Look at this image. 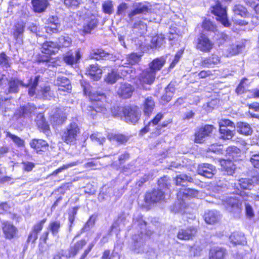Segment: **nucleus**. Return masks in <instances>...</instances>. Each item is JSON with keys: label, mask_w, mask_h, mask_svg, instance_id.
I'll list each match as a JSON object with an SVG mask.
<instances>
[{"label": "nucleus", "mask_w": 259, "mask_h": 259, "mask_svg": "<svg viewBox=\"0 0 259 259\" xmlns=\"http://www.w3.org/2000/svg\"><path fill=\"white\" fill-rule=\"evenodd\" d=\"M72 40L68 36H61L58 38L57 43L59 49L61 47H68L70 46Z\"/></svg>", "instance_id": "nucleus-51"}, {"label": "nucleus", "mask_w": 259, "mask_h": 259, "mask_svg": "<svg viewBox=\"0 0 259 259\" xmlns=\"http://www.w3.org/2000/svg\"><path fill=\"white\" fill-rule=\"evenodd\" d=\"M187 207V202L182 201H178L175 203L171 208V211L175 213H183L184 210Z\"/></svg>", "instance_id": "nucleus-45"}, {"label": "nucleus", "mask_w": 259, "mask_h": 259, "mask_svg": "<svg viewBox=\"0 0 259 259\" xmlns=\"http://www.w3.org/2000/svg\"><path fill=\"white\" fill-rule=\"evenodd\" d=\"M176 185L185 186L187 182H192L193 179L186 174H181L175 178Z\"/></svg>", "instance_id": "nucleus-43"}, {"label": "nucleus", "mask_w": 259, "mask_h": 259, "mask_svg": "<svg viewBox=\"0 0 259 259\" xmlns=\"http://www.w3.org/2000/svg\"><path fill=\"white\" fill-rule=\"evenodd\" d=\"M235 15L240 16L242 17H247L248 16V13L246 9L241 5H235L233 9Z\"/></svg>", "instance_id": "nucleus-48"}, {"label": "nucleus", "mask_w": 259, "mask_h": 259, "mask_svg": "<svg viewBox=\"0 0 259 259\" xmlns=\"http://www.w3.org/2000/svg\"><path fill=\"white\" fill-rule=\"evenodd\" d=\"M219 125L220 128H223V127H225V128H228V126H230L232 128L235 127V124L234 123L231 121V120L227 119H222L219 122Z\"/></svg>", "instance_id": "nucleus-62"}, {"label": "nucleus", "mask_w": 259, "mask_h": 259, "mask_svg": "<svg viewBox=\"0 0 259 259\" xmlns=\"http://www.w3.org/2000/svg\"><path fill=\"white\" fill-rule=\"evenodd\" d=\"M156 74L149 68L142 71L140 76V81L142 83L152 84L155 78Z\"/></svg>", "instance_id": "nucleus-17"}, {"label": "nucleus", "mask_w": 259, "mask_h": 259, "mask_svg": "<svg viewBox=\"0 0 259 259\" xmlns=\"http://www.w3.org/2000/svg\"><path fill=\"white\" fill-rule=\"evenodd\" d=\"M35 122L38 127L44 132L46 133L49 130V125L46 121L44 115L42 113H39L36 116Z\"/></svg>", "instance_id": "nucleus-38"}, {"label": "nucleus", "mask_w": 259, "mask_h": 259, "mask_svg": "<svg viewBox=\"0 0 259 259\" xmlns=\"http://www.w3.org/2000/svg\"><path fill=\"white\" fill-rule=\"evenodd\" d=\"M71 257L69 253H66V251L61 250L54 255L53 259H68Z\"/></svg>", "instance_id": "nucleus-64"}, {"label": "nucleus", "mask_w": 259, "mask_h": 259, "mask_svg": "<svg viewBox=\"0 0 259 259\" xmlns=\"http://www.w3.org/2000/svg\"><path fill=\"white\" fill-rule=\"evenodd\" d=\"M79 133L78 125L75 123H71L62 135L63 140L67 144H71L76 140L77 135Z\"/></svg>", "instance_id": "nucleus-5"}, {"label": "nucleus", "mask_w": 259, "mask_h": 259, "mask_svg": "<svg viewBox=\"0 0 259 259\" xmlns=\"http://www.w3.org/2000/svg\"><path fill=\"white\" fill-rule=\"evenodd\" d=\"M150 10L149 7L145 4L139 3L136 5L133 10L128 14L129 18L128 23H132L134 19V17L139 14H145Z\"/></svg>", "instance_id": "nucleus-11"}, {"label": "nucleus", "mask_w": 259, "mask_h": 259, "mask_svg": "<svg viewBox=\"0 0 259 259\" xmlns=\"http://www.w3.org/2000/svg\"><path fill=\"white\" fill-rule=\"evenodd\" d=\"M25 27V23L23 21H20L16 23L14 26L13 36L17 42L22 40Z\"/></svg>", "instance_id": "nucleus-19"}, {"label": "nucleus", "mask_w": 259, "mask_h": 259, "mask_svg": "<svg viewBox=\"0 0 259 259\" xmlns=\"http://www.w3.org/2000/svg\"><path fill=\"white\" fill-rule=\"evenodd\" d=\"M107 111V108L103 105L100 104V103H97L94 106H89L87 109V113L93 118L95 117L97 113L101 112L105 114Z\"/></svg>", "instance_id": "nucleus-21"}, {"label": "nucleus", "mask_w": 259, "mask_h": 259, "mask_svg": "<svg viewBox=\"0 0 259 259\" xmlns=\"http://www.w3.org/2000/svg\"><path fill=\"white\" fill-rule=\"evenodd\" d=\"M220 58L214 54L202 59L200 65L203 67L211 68L220 63Z\"/></svg>", "instance_id": "nucleus-20"}, {"label": "nucleus", "mask_w": 259, "mask_h": 259, "mask_svg": "<svg viewBox=\"0 0 259 259\" xmlns=\"http://www.w3.org/2000/svg\"><path fill=\"white\" fill-rule=\"evenodd\" d=\"M251 153L250 161L255 167L259 168V153Z\"/></svg>", "instance_id": "nucleus-63"}, {"label": "nucleus", "mask_w": 259, "mask_h": 259, "mask_svg": "<svg viewBox=\"0 0 259 259\" xmlns=\"http://www.w3.org/2000/svg\"><path fill=\"white\" fill-rule=\"evenodd\" d=\"M119 78V75L114 71L109 73L105 78V80L108 83L113 84L115 83Z\"/></svg>", "instance_id": "nucleus-55"}, {"label": "nucleus", "mask_w": 259, "mask_h": 259, "mask_svg": "<svg viewBox=\"0 0 259 259\" xmlns=\"http://www.w3.org/2000/svg\"><path fill=\"white\" fill-rule=\"evenodd\" d=\"M155 107V102L151 97L145 99L143 103V112L145 115L149 116Z\"/></svg>", "instance_id": "nucleus-34"}, {"label": "nucleus", "mask_w": 259, "mask_h": 259, "mask_svg": "<svg viewBox=\"0 0 259 259\" xmlns=\"http://www.w3.org/2000/svg\"><path fill=\"white\" fill-rule=\"evenodd\" d=\"M220 133L221 138L224 140H230L234 136L235 132L234 130H231L229 128H220Z\"/></svg>", "instance_id": "nucleus-47"}, {"label": "nucleus", "mask_w": 259, "mask_h": 259, "mask_svg": "<svg viewBox=\"0 0 259 259\" xmlns=\"http://www.w3.org/2000/svg\"><path fill=\"white\" fill-rule=\"evenodd\" d=\"M197 171L198 174L207 178H212L217 170L215 166L209 163H201L199 164Z\"/></svg>", "instance_id": "nucleus-7"}, {"label": "nucleus", "mask_w": 259, "mask_h": 259, "mask_svg": "<svg viewBox=\"0 0 259 259\" xmlns=\"http://www.w3.org/2000/svg\"><path fill=\"white\" fill-rule=\"evenodd\" d=\"M82 3V0H64L65 6L74 8H78Z\"/></svg>", "instance_id": "nucleus-58"}, {"label": "nucleus", "mask_w": 259, "mask_h": 259, "mask_svg": "<svg viewBox=\"0 0 259 259\" xmlns=\"http://www.w3.org/2000/svg\"><path fill=\"white\" fill-rule=\"evenodd\" d=\"M89 96L91 100L93 101H99L106 98V96L104 93H99L98 92H91Z\"/></svg>", "instance_id": "nucleus-57"}, {"label": "nucleus", "mask_w": 259, "mask_h": 259, "mask_svg": "<svg viewBox=\"0 0 259 259\" xmlns=\"http://www.w3.org/2000/svg\"><path fill=\"white\" fill-rule=\"evenodd\" d=\"M61 227L60 221L51 222L48 226V230L50 231L54 236H56L59 232Z\"/></svg>", "instance_id": "nucleus-50"}, {"label": "nucleus", "mask_w": 259, "mask_h": 259, "mask_svg": "<svg viewBox=\"0 0 259 259\" xmlns=\"http://www.w3.org/2000/svg\"><path fill=\"white\" fill-rule=\"evenodd\" d=\"M164 42V37L162 34L157 35L152 37L151 40V49H157L161 47Z\"/></svg>", "instance_id": "nucleus-42"}, {"label": "nucleus", "mask_w": 259, "mask_h": 259, "mask_svg": "<svg viewBox=\"0 0 259 259\" xmlns=\"http://www.w3.org/2000/svg\"><path fill=\"white\" fill-rule=\"evenodd\" d=\"M220 164L228 175L232 176L236 169V166L231 160H220Z\"/></svg>", "instance_id": "nucleus-32"}, {"label": "nucleus", "mask_w": 259, "mask_h": 259, "mask_svg": "<svg viewBox=\"0 0 259 259\" xmlns=\"http://www.w3.org/2000/svg\"><path fill=\"white\" fill-rule=\"evenodd\" d=\"M211 13L215 16L216 20L225 27L230 26L231 23L228 19L226 9L223 7L220 3H218L211 8Z\"/></svg>", "instance_id": "nucleus-4"}, {"label": "nucleus", "mask_w": 259, "mask_h": 259, "mask_svg": "<svg viewBox=\"0 0 259 259\" xmlns=\"http://www.w3.org/2000/svg\"><path fill=\"white\" fill-rule=\"evenodd\" d=\"M166 60L164 57L157 58L149 64V68L156 74L157 71L162 68Z\"/></svg>", "instance_id": "nucleus-27"}, {"label": "nucleus", "mask_w": 259, "mask_h": 259, "mask_svg": "<svg viewBox=\"0 0 259 259\" xmlns=\"http://www.w3.org/2000/svg\"><path fill=\"white\" fill-rule=\"evenodd\" d=\"M31 4L34 12L41 13L46 10L49 2L48 0H32Z\"/></svg>", "instance_id": "nucleus-29"}, {"label": "nucleus", "mask_w": 259, "mask_h": 259, "mask_svg": "<svg viewBox=\"0 0 259 259\" xmlns=\"http://www.w3.org/2000/svg\"><path fill=\"white\" fill-rule=\"evenodd\" d=\"M35 94L38 98L44 100H50L54 96V94L49 85H45L41 87L37 93L36 94L35 93L34 95Z\"/></svg>", "instance_id": "nucleus-25"}, {"label": "nucleus", "mask_w": 259, "mask_h": 259, "mask_svg": "<svg viewBox=\"0 0 259 259\" xmlns=\"http://www.w3.org/2000/svg\"><path fill=\"white\" fill-rule=\"evenodd\" d=\"M132 28L134 31L140 34H143L147 31V25L142 21L134 23Z\"/></svg>", "instance_id": "nucleus-44"}, {"label": "nucleus", "mask_w": 259, "mask_h": 259, "mask_svg": "<svg viewBox=\"0 0 259 259\" xmlns=\"http://www.w3.org/2000/svg\"><path fill=\"white\" fill-rule=\"evenodd\" d=\"M214 44L205 35L202 34L197 40L196 48L203 52H209L213 47Z\"/></svg>", "instance_id": "nucleus-8"}, {"label": "nucleus", "mask_w": 259, "mask_h": 259, "mask_svg": "<svg viewBox=\"0 0 259 259\" xmlns=\"http://www.w3.org/2000/svg\"><path fill=\"white\" fill-rule=\"evenodd\" d=\"M223 205L229 212L238 216L241 211V201L238 197H228L223 202Z\"/></svg>", "instance_id": "nucleus-3"}, {"label": "nucleus", "mask_w": 259, "mask_h": 259, "mask_svg": "<svg viewBox=\"0 0 259 259\" xmlns=\"http://www.w3.org/2000/svg\"><path fill=\"white\" fill-rule=\"evenodd\" d=\"M97 20L95 18H87L84 20L83 25V31L89 33L97 25Z\"/></svg>", "instance_id": "nucleus-35"}, {"label": "nucleus", "mask_w": 259, "mask_h": 259, "mask_svg": "<svg viewBox=\"0 0 259 259\" xmlns=\"http://www.w3.org/2000/svg\"><path fill=\"white\" fill-rule=\"evenodd\" d=\"M204 218L206 223L213 224L220 220L221 216L217 210H208L205 213Z\"/></svg>", "instance_id": "nucleus-26"}, {"label": "nucleus", "mask_w": 259, "mask_h": 259, "mask_svg": "<svg viewBox=\"0 0 259 259\" xmlns=\"http://www.w3.org/2000/svg\"><path fill=\"white\" fill-rule=\"evenodd\" d=\"M11 65L10 59L7 56L5 53H2L0 54V66L4 68H7L10 67Z\"/></svg>", "instance_id": "nucleus-53"}, {"label": "nucleus", "mask_w": 259, "mask_h": 259, "mask_svg": "<svg viewBox=\"0 0 259 259\" xmlns=\"http://www.w3.org/2000/svg\"><path fill=\"white\" fill-rule=\"evenodd\" d=\"M202 27L204 29L207 31L215 32L217 30L216 26L209 20H204L202 24Z\"/></svg>", "instance_id": "nucleus-59"}, {"label": "nucleus", "mask_w": 259, "mask_h": 259, "mask_svg": "<svg viewBox=\"0 0 259 259\" xmlns=\"http://www.w3.org/2000/svg\"><path fill=\"white\" fill-rule=\"evenodd\" d=\"M241 238L242 237L238 233H233L230 236V240L235 245L240 244L242 243Z\"/></svg>", "instance_id": "nucleus-61"}, {"label": "nucleus", "mask_w": 259, "mask_h": 259, "mask_svg": "<svg viewBox=\"0 0 259 259\" xmlns=\"http://www.w3.org/2000/svg\"><path fill=\"white\" fill-rule=\"evenodd\" d=\"M2 230L5 238L8 239L14 238L18 232L17 228L9 222H3L2 223Z\"/></svg>", "instance_id": "nucleus-14"}, {"label": "nucleus", "mask_w": 259, "mask_h": 259, "mask_svg": "<svg viewBox=\"0 0 259 259\" xmlns=\"http://www.w3.org/2000/svg\"><path fill=\"white\" fill-rule=\"evenodd\" d=\"M197 233V230L194 228H189L186 229L180 230L177 235V237L181 240H189L194 237Z\"/></svg>", "instance_id": "nucleus-22"}, {"label": "nucleus", "mask_w": 259, "mask_h": 259, "mask_svg": "<svg viewBox=\"0 0 259 259\" xmlns=\"http://www.w3.org/2000/svg\"><path fill=\"white\" fill-rule=\"evenodd\" d=\"M259 184V174L251 178H241L238 180V185L243 189L251 190L255 185Z\"/></svg>", "instance_id": "nucleus-12"}, {"label": "nucleus", "mask_w": 259, "mask_h": 259, "mask_svg": "<svg viewBox=\"0 0 259 259\" xmlns=\"http://www.w3.org/2000/svg\"><path fill=\"white\" fill-rule=\"evenodd\" d=\"M107 137L110 141H115L119 144H123L130 139L128 136L122 134H109Z\"/></svg>", "instance_id": "nucleus-40"}, {"label": "nucleus", "mask_w": 259, "mask_h": 259, "mask_svg": "<svg viewBox=\"0 0 259 259\" xmlns=\"http://www.w3.org/2000/svg\"><path fill=\"white\" fill-rule=\"evenodd\" d=\"M134 91V88L127 83H120L116 87L117 95L124 99L129 98Z\"/></svg>", "instance_id": "nucleus-10"}, {"label": "nucleus", "mask_w": 259, "mask_h": 259, "mask_svg": "<svg viewBox=\"0 0 259 259\" xmlns=\"http://www.w3.org/2000/svg\"><path fill=\"white\" fill-rule=\"evenodd\" d=\"M80 162L78 161H75V162H72L69 163H67L66 164L63 165V166L60 167L56 170L53 171V172L52 174V175H57L59 173L62 172V171L68 169V168L71 167L72 166H75L77 165Z\"/></svg>", "instance_id": "nucleus-54"}, {"label": "nucleus", "mask_w": 259, "mask_h": 259, "mask_svg": "<svg viewBox=\"0 0 259 259\" xmlns=\"http://www.w3.org/2000/svg\"><path fill=\"white\" fill-rule=\"evenodd\" d=\"M102 8L104 13L111 15L113 12V5L111 1L107 0L104 2L102 5Z\"/></svg>", "instance_id": "nucleus-52"}, {"label": "nucleus", "mask_w": 259, "mask_h": 259, "mask_svg": "<svg viewBox=\"0 0 259 259\" xmlns=\"http://www.w3.org/2000/svg\"><path fill=\"white\" fill-rule=\"evenodd\" d=\"M226 152V156H228L229 158H232L235 160L238 159V156L240 154V149L234 146L228 147Z\"/></svg>", "instance_id": "nucleus-41"}, {"label": "nucleus", "mask_w": 259, "mask_h": 259, "mask_svg": "<svg viewBox=\"0 0 259 259\" xmlns=\"http://www.w3.org/2000/svg\"><path fill=\"white\" fill-rule=\"evenodd\" d=\"M86 244L87 242L85 240H80L75 243L73 246H71L68 253L70 257L75 256Z\"/></svg>", "instance_id": "nucleus-39"}, {"label": "nucleus", "mask_w": 259, "mask_h": 259, "mask_svg": "<svg viewBox=\"0 0 259 259\" xmlns=\"http://www.w3.org/2000/svg\"><path fill=\"white\" fill-rule=\"evenodd\" d=\"M90 138L92 141L97 142L100 144H103L105 141V138L99 133L92 134Z\"/></svg>", "instance_id": "nucleus-56"}, {"label": "nucleus", "mask_w": 259, "mask_h": 259, "mask_svg": "<svg viewBox=\"0 0 259 259\" xmlns=\"http://www.w3.org/2000/svg\"><path fill=\"white\" fill-rule=\"evenodd\" d=\"M236 128L239 133L244 135H250L253 132L250 125L245 122H237Z\"/></svg>", "instance_id": "nucleus-36"}, {"label": "nucleus", "mask_w": 259, "mask_h": 259, "mask_svg": "<svg viewBox=\"0 0 259 259\" xmlns=\"http://www.w3.org/2000/svg\"><path fill=\"white\" fill-rule=\"evenodd\" d=\"M60 27H58L57 25H53L52 24H48L45 27V31L47 33L52 34L53 33H57L60 31Z\"/></svg>", "instance_id": "nucleus-60"}, {"label": "nucleus", "mask_w": 259, "mask_h": 259, "mask_svg": "<svg viewBox=\"0 0 259 259\" xmlns=\"http://www.w3.org/2000/svg\"><path fill=\"white\" fill-rule=\"evenodd\" d=\"M90 57L91 59L96 60L104 59L115 60V57L110 53L106 52L102 49L93 50L91 53Z\"/></svg>", "instance_id": "nucleus-16"}, {"label": "nucleus", "mask_w": 259, "mask_h": 259, "mask_svg": "<svg viewBox=\"0 0 259 259\" xmlns=\"http://www.w3.org/2000/svg\"><path fill=\"white\" fill-rule=\"evenodd\" d=\"M125 120L127 122L136 123L140 119V112L137 106H127L122 109Z\"/></svg>", "instance_id": "nucleus-6"}, {"label": "nucleus", "mask_w": 259, "mask_h": 259, "mask_svg": "<svg viewBox=\"0 0 259 259\" xmlns=\"http://www.w3.org/2000/svg\"><path fill=\"white\" fill-rule=\"evenodd\" d=\"M34 110V108L30 105L21 107L17 110L15 113V116L18 117H29L32 112Z\"/></svg>", "instance_id": "nucleus-31"}, {"label": "nucleus", "mask_w": 259, "mask_h": 259, "mask_svg": "<svg viewBox=\"0 0 259 259\" xmlns=\"http://www.w3.org/2000/svg\"><path fill=\"white\" fill-rule=\"evenodd\" d=\"M81 55L79 50L76 51L74 53L72 52L67 53L63 57L64 62L68 65H72L77 63L80 59Z\"/></svg>", "instance_id": "nucleus-28"}, {"label": "nucleus", "mask_w": 259, "mask_h": 259, "mask_svg": "<svg viewBox=\"0 0 259 259\" xmlns=\"http://www.w3.org/2000/svg\"><path fill=\"white\" fill-rule=\"evenodd\" d=\"M55 83L58 87L59 91L69 92L71 89L70 82L66 77L58 76Z\"/></svg>", "instance_id": "nucleus-23"}, {"label": "nucleus", "mask_w": 259, "mask_h": 259, "mask_svg": "<svg viewBox=\"0 0 259 259\" xmlns=\"http://www.w3.org/2000/svg\"><path fill=\"white\" fill-rule=\"evenodd\" d=\"M41 45V52L47 55L55 54L59 50L57 42L52 41H46Z\"/></svg>", "instance_id": "nucleus-15"}, {"label": "nucleus", "mask_w": 259, "mask_h": 259, "mask_svg": "<svg viewBox=\"0 0 259 259\" xmlns=\"http://www.w3.org/2000/svg\"><path fill=\"white\" fill-rule=\"evenodd\" d=\"M141 56L137 53H132L127 56L125 60L121 61L120 66H126L127 65H134L138 63L140 60Z\"/></svg>", "instance_id": "nucleus-33"}, {"label": "nucleus", "mask_w": 259, "mask_h": 259, "mask_svg": "<svg viewBox=\"0 0 259 259\" xmlns=\"http://www.w3.org/2000/svg\"><path fill=\"white\" fill-rule=\"evenodd\" d=\"M65 112L61 109H56L52 116V121L56 124H62L66 119Z\"/></svg>", "instance_id": "nucleus-30"}, {"label": "nucleus", "mask_w": 259, "mask_h": 259, "mask_svg": "<svg viewBox=\"0 0 259 259\" xmlns=\"http://www.w3.org/2000/svg\"><path fill=\"white\" fill-rule=\"evenodd\" d=\"M160 190H154L151 192L147 193L145 196V202L149 204L159 202L164 200L166 195H169L170 184L168 179L164 177L158 181Z\"/></svg>", "instance_id": "nucleus-1"}, {"label": "nucleus", "mask_w": 259, "mask_h": 259, "mask_svg": "<svg viewBox=\"0 0 259 259\" xmlns=\"http://www.w3.org/2000/svg\"><path fill=\"white\" fill-rule=\"evenodd\" d=\"M87 73L93 79L98 80L101 77L102 71L98 65L96 64L90 65L87 70Z\"/></svg>", "instance_id": "nucleus-24"}, {"label": "nucleus", "mask_w": 259, "mask_h": 259, "mask_svg": "<svg viewBox=\"0 0 259 259\" xmlns=\"http://www.w3.org/2000/svg\"><path fill=\"white\" fill-rule=\"evenodd\" d=\"M212 130L213 126L208 124L198 129L195 134V142L197 143H203L204 141L205 138L209 135Z\"/></svg>", "instance_id": "nucleus-9"}, {"label": "nucleus", "mask_w": 259, "mask_h": 259, "mask_svg": "<svg viewBox=\"0 0 259 259\" xmlns=\"http://www.w3.org/2000/svg\"><path fill=\"white\" fill-rule=\"evenodd\" d=\"M39 76L35 77L33 80L31 78L28 83L25 84L22 80L16 78H11L9 82L8 92L9 93H17L19 91V87L20 86L29 87L28 94L30 96H33L35 93V88L38 85Z\"/></svg>", "instance_id": "nucleus-2"}, {"label": "nucleus", "mask_w": 259, "mask_h": 259, "mask_svg": "<svg viewBox=\"0 0 259 259\" xmlns=\"http://www.w3.org/2000/svg\"><path fill=\"white\" fill-rule=\"evenodd\" d=\"M198 191L193 189H183L180 190L177 194L179 201L186 202L191 198L198 196Z\"/></svg>", "instance_id": "nucleus-13"}, {"label": "nucleus", "mask_w": 259, "mask_h": 259, "mask_svg": "<svg viewBox=\"0 0 259 259\" xmlns=\"http://www.w3.org/2000/svg\"><path fill=\"white\" fill-rule=\"evenodd\" d=\"M7 137L10 138L13 142L19 147H23L25 145V141L17 136L12 134L9 132H6Z\"/></svg>", "instance_id": "nucleus-49"}, {"label": "nucleus", "mask_w": 259, "mask_h": 259, "mask_svg": "<svg viewBox=\"0 0 259 259\" xmlns=\"http://www.w3.org/2000/svg\"><path fill=\"white\" fill-rule=\"evenodd\" d=\"M29 145L37 153L46 151L49 147L47 141L42 139H33L30 141Z\"/></svg>", "instance_id": "nucleus-18"}, {"label": "nucleus", "mask_w": 259, "mask_h": 259, "mask_svg": "<svg viewBox=\"0 0 259 259\" xmlns=\"http://www.w3.org/2000/svg\"><path fill=\"white\" fill-rule=\"evenodd\" d=\"M175 91L173 85L171 84H168L165 88V93L162 96L161 99L166 102H169L171 99Z\"/></svg>", "instance_id": "nucleus-46"}, {"label": "nucleus", "mask_w": 259, "mask_h": 259, "mask_svg": "<svg viewBox=\"0 0 259 259\" xmlns=\"http://www.w3.org/2000/svg\"><path fill=\"white\" fill-rule=\"evenodd\" d=\"M225 254V249L219 247H214L210 250L209 259H224Z\"/></svg>", "instance_id": "nucleus-37"}]
</instances>
